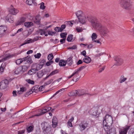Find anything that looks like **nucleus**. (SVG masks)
Returning a JSON list of instances; mask_svg holds the SVG:
<instances>
[{
	"label": "nucleus",
	"mask_w": 134,
	"mask_h": 134,
	"mask_svg": "<svg viewBox=\"0 0 134 134\" xmlns=\"http://www.w3.org/2000/svg\"><path fill=\"white\" fill-rule=\"evenodd\" d=\"M41 126L44 134H48L50 133L51 128L47 123H42Z\"/></svg>",
	"instance_id": "nucleus-4"
},
{
	"label": "nucleus",
	"mask_w": 134,
	"mask_h": 134,
	"mask_svg": "<svg viewBox=\"0 0 134 134\" xmlns=\"http://www.w3.org/2000/svg\"><path fill=\"white\" fill-rule=\"evenodd\" d=\"M66 63L69 66L71 65L73 63V60L71 57H70L66 61Z\"/></svg>",
	"instance_id": "nucleus-20"
},
{
	"label": "nucleus",
	"mask_w": 134,
	"mask_h": 134,
	"mask_svg": "<svg viewBox=\"0 0 134 134\" xmlns=\"http://www.w3.org/2000/svg\"><path fill=\"white\" fill-rule=\"evenodd\" d=\"M58 120L57 118L55 116H54L52 120V126L54 128H55L57 126V124Z\"/></svg>",
	"instance_id": "nucleus-15"
},
{
	"label": "nucleus",
	"mask_w": 134,
	"mask_h": 134,
	"mask_svg": "<svg viewBox=\"0 0 134 134\" xmlns=\"http://www.w3.org/2000/svg\"><path fill=\"white\" fill-rule=\"evenodd\" d=\"M7 29V27L5 26H0V35L4 34Z\"/></svg>",
	"instance_id": "nucleus-16"
},
{
	"label": "nucleus",
	"mask_w": 134,
	"mask_h": 134,
	"mask_svg": "<svg viewBox=\"0 0 134 134\" xmlns=\"http://www.w3.org/2000/svg\"><path fill=\"white\" fill-rule=\"evenodd\" d=\"M28 67L26 65L22 66L21 67V70L23 72L26 71L27 70Z\"/></svg>",
	"instance_id": "nucleus-33"
},
{
	"label": "nucleus",
	"mask_w": 134,
	"mask_h": 134,
	"mask_svg": "<svg viewBox=\"0 0 134 134\" xmlns=\"http://www.w3.org/2000/svg\"><path fill=\"white\" fill-rule=\"evenodd\" d=\"M97 111L96 110H92L91 113L93 115L96 116L97 115Z\"/></svg>",
	"instance_id": "nucleus-47"
},
{
	"label": "nucleus",
	"mask_w": 134,
	"mask_h": 134,
	"mask_svg": "<svg viewBox=\"0 0 134 134\" xmlns=\"http://www.w3.org/2000/svg\"><path fill=\"white\" fill-rule=\"evenodd\" d=\"M66 27V25L65 24H63L61 25L60 28L62 32L63 31V30Z\"/></svg>",
	"instance_id": "nucleus-51"
},
{
	"label": "nucleus",
	"mask_w": 134,
	"mask_h": 134,
	"mask_svg": "<svg viewBox=\"0 0 134 134\" xmlns=\"http://www.w3.org/2000/svg\"><path fill=\"white\" fill-rule=\"evenodd\" d=\"M53 79H51L48 81H47L45 82L44 83V85L45 86H46L47 85H48L49 84H50L51 83H52V81H53Z\"/></svg>",
	"instance_id": "nucleus-40"
},
{
	"label": "nucleus",
	"mask_w": 134,
	"mask_h": 134,
	"mask_svg": "<svg viewBox=\"0 0 134 134\" xmlns=\"http://www.w3.org/2000/svg\"><path fill=\"white\" fill-rule=\"evenodd\" d=\"M41 54L40 53H38L37 54H35L34 55V57L36 58H37L38 59L40 58L41 56Z\"/></svg>",
	"instance_id": "nucleus-50"
},
{
	"label": "nucleus",
	"mask_w": 134,
	"mask_h": 134,
	"mask_svg": "<svg viewBox=\"0 0 134 134\" xmlns=\"http://www.w3.org/2000/svg\"><path fill=\"white\" fill-rule=\"evenodd\" d=\"M40 34L41 35H42L43 34H44L45 33V31H43L42 30H40Z\"/></svg>",
	"instance_id": "nucleus-63"
},
{
	"label": "nucleus",
	"mask_w": 134,
	"mask_h": 134,
	"mask_svg": "<svg viewBox=\"0 0 134 134\" xmlns=\"http://www.w3.org/2000/svg\"><path fill=\"white\" fill-rule=\"evenodd\" d=\"M62 79V77H61V78H60L58 79H57V80H55L52 83H55V82H57V81L58 82H59L60 80H61Z\"/></svg>",
	"instance_id": "nucleus-62"
},
{
	"label": "nucleus",
	"mask_w": 134,
	"mask_h": 134,
	"mask_svg": "<svg viewBox=\"0 0 134 134\" xmlns=\"http://www.w3.org/2000/svg\"><path fill=\"white\" fill-rule=\"evenodd\" d=\"M86 94H88L85 92L84 90H81L78 91V93H77V96H80L86 95Z\"/></svg>",
	"instance_id": "nucleus-17"
},
{
	"label": "nucleus",
	"mask_w": 134,
	"mask_h": 134,
	"mask_svg": "<svg viewBox=\"0 0 134 134\" xmlns=\"http://www.w3.org/2000/svg\"><path fill=\"white\" fill-rule=\"evenodd\" d=\"M126 79V78L123 75H122L119 80V82L120 83H121L125 81Z\"/></svg>",
	"instance_id": "nucleus-31"
},
{
	"label": "nucleus",
	"mask_w": 134,
	"mask_h": 134,
	"mask_svg": "<svg viewBox=\"0 0 134 134\" xmlns=\"http://www.w3.org/2000/svg\"><path fill=\"white\" fill-rule=\"evenodd\" d=\"M88 18L87 16L86 17L83 16L80 18H79L78 19L79 21L82 24H83L86 22L87 19Z\"/></svg>",
	"instance_id": "nucleus-11"
},
{
	"label": "nucleus",
	"mask_w": 134,
	"mask_h": 134,
	"mask_svg": "<svg viewBox=\"0 0 134 134\" xmlns=\"http://www.w3.org/2000/svg\"><path fill=\"white\" fill-rule=\"evenodd\" d=\"M42 67V66L39 64H34L31 66V69L34 71H35L40 70Z\"/></svg>",
	"instance_id": "nucleus-7"
},
{
	"label": "nucleus",
	"mask_w": 134,
	"mask_h": 134,
	"mask_svg": "<svg viewBox=\"0 0 134 134\" xmlns=\"http://www.w3.org/2000/svg\"><path fill=\"white\" fill-rule=\"evenodd\" d=\"M26 20V18L25 17H21L19 20L16 23L17 26L21 25Z\"/></svg>",
	"instance_id": "nucleus-13"
},
{
	"label": "nucleus",
	"mask_w": 134,
	"mask_h": 134,
	"mask_svg": "<svg viewBox=\"0 0 134 134\" xmlns=\"http://www.w3.org/2000/svg\"><path fill=\"white\" fill-rule=\"evenodd\" d=\"M53 62V61H49L48 62H47L46 64V65L47 66H49L51 64H52Z\"/></svg>",
	"instance_id": "nucleus-52"
},
{
	"label": "nucleus",
	"mask_w": 134,
	"mask_h": 134,
	"mask_svg": "<svg viewBox=\"0 0 134 134\" xmlns=\"http://www.w3.org/2000/svg\"><path fill=\"white\" fill-rule=\"evenodd\" d=\"M8 83V81L7 79L3 80L0 83V89H3L5 88Z\"/></svg>",
	"instance_id": "nucleus-5"
},
{
	"label": "nucleus",
	"mask_w": 134,
	"mask_h": 134,
	"mask_svg": "<svg viewBox=\"0 0 134 134\" xmlns=\"http://www.w3.org/2000/svg\"><path fill=\"white\" fill-rule=\"evenodd\" d=\"M45 86H46L45 85H44H44L40 86L39 88V91H42L43 90H44V87Z\"/></svg>",
	"instance_id": "nucleus-48"
},
{
	"label": "nucleus",
	"mask_w": 134,
	"mask_h": 134,
	"mask_svg": "<svg viewBox=\"0 0 134 134\" xmlns=\"http://www.w3.org/2000/svg\"><path fill=\"white\" fill-rule=\"evenodd\" d=\"M26 2L29 5H31L32 4H33L34 5L36 4L35 0H27Z\"/></svg>",
	"instance_id": "nucleus-25"
},
{
	"label": "nucleus",
	"mask_w": 134,
	"mask_h": 134,
	"mask_svg": "<svg viewBox=\"0 0 134 134\" xmlns=\"http://www.w3.org/2000/svg\"><path fill=\"white\" fill-rule=\"evenodd\" d=\"M56 33V32L55 31H49L48 32V34L51 36H52Z\"/></svg>",
	"instance_id": "nucleus-46"
},
{
	"label": "nucleus",
	"mask_w": 134,
	"mask_h": 134,
	"mask_svg": "<svg viewBox=\"0 0 134 134\" xmlns=\"http://www.w3.org/2000/svg\"><path fill=\"white\" fill-rule=\"evenodd\" d=\"M26 81L29 83L33 85L34 83V81L30 79H27L26 80Z\"/></svg>",
	"instance_id": "nucleus-45"
},
{
	"label": "nucleus",
	"mask_w": 134,
	"mask_h": 134,
	"mask_svg": "<svg viewBox=\"0 0 134 134\" xmlns=\"http://www.w3.org/2000/svg\"><path fill=\"white\" fill-rule=\"evenodd\" d=\"M77 93H78V91L75 90L69 93V95L70 96H77Z\"/></svg>",
	"instance_id": "nucleus-28"
},
{
	"label": "nucleus",
	"mask_w": 134,
	"mask_h": 134,
	"mask_svg": "<svg viewBox=\"0 0 134 134\" xmlns=\"http://www.w3.org/2000/svg\"><path fill=\"white\" fill-rule=\"evenodd\" d=\"M27 58H24L22 59H19L16 60V63L17 65H19L22 63L23 62L25 61L26 59Z\"/></svg>",
	"instance_id": "nucleus-21"
},
{
	"label": "nucleus",
	"mask_w": 134,
	"mask_h": 134,
	"mask_svg": "<svg viewBox=\"0 0 134 134\" xmlns=\"http://www.w3.org/2000/svg\"><path fill=\"white\" fill-rule=\"evenodd\" d=\"M9 11L11 14L15 15L19 12V10L14 8L12 5H11Z\"/></svg>",
	"instance_id": "nucleus-8"
},
{
	"label": "nucleus",
	"mask_w": 134,
	"mask_h": 134,
	"mask_svg": "<svg viewBox=\"0 0 134 134\" xmlns=\"http://www.w3.org/2000/svg\"><path fill=\"white\" fill-rule=\"evenodd\" d=\"M6 65V64L5 63H2L0 68V71H1V72H3V70L5 67Z\"/></svg>",
	"instance_id": "nucleus-32"
},
{
	"label": "nucleus",
	"mask_w": 134,
	"mask_h": 134,
	"mask_svg": "<svg viewBox=\"0 0 134 134\" xmlns=\"http://www.w3.org/2000/svg\"><path fill=\"white\" fill-rule=\"evenodd\" d=\"M33 126H29L27 129V131L28 132H30L32 131L33 130Z\"/></svg>",
	"instance_id": "nucleus-36"
},
{
	"label": "nucleus",
	"mask_w": 134,
	"mask_h": 134,
	"mask_svg": "<svg viewBox=\"0 0 134 134\" xmlns=\"http://www.w3.org/2000/svg\"><path fill=\"white\" fill-rule=\"evenodd\" d=\"M121 7L124 9L129 11L132 8L133 5L131 0H119Z\"/></svg>",
	"instance_id": "nucleus-3"
},
{
	"label": "nucleus",
	"mask_w": 134,
	"mask_h": 134,
	"mask_svg": "<svg viewBox=\"0 0 134 134\" xmlns=\"http://www.w3.org/2000/svg\"><path fill=\"white\" fill-rule=\"evenodd\" d=\"M35 71H34L33 70H32L31 69V70H29L28 72V74L30 75H31L35 73Z\"/></svg>",
	"instance_id": "nucleus-49"
},
{
	"label": "nucleus",
	"mask_w": 134,
	"mask_h": 134,
	"mask_svg": "<svg viewBox=\"0 0 134 134\" xmlns=\"http://www.w3.org/2000/svg\"><path fill=\"white\" fill-rule=\"evenodd\" d=\"M40 9H42V10H44L45 9L46 6L44 5V3L42 2L40 4Z\"/></svg>",
	"instance_id": "nucleus-43"
},
{
	"label": "nucleus",
	"mask_w": 134,
	"mask_h": 134,
	"mask_svg": "<svg viewBox=\"0 0 134 134\" xmlns=\"http://www.w3.org/2000/svg\"><path fill=\"white\" fill-rule=\"evenodd\" d=\"M66 40L65 38H63L62 39H61L60 40V42L61 43V44H63V43H64L65 42Z\"/></svg>",
	"instance_id": "nucleus-56"
},
{
	"label": "nucleus",
	"mask_w": 134,
	"mask_h": 134,
	"mask_svg": "<svg viewBox=\"0 0 134 134\" xmlns=\"http://www.w3.org/2000/svg\"><path fill=\"white\" fill-rule=\"evenodd\" d=\"M88 124L86 122L81 123L79 125L82 130H83L88 127Z\"/></svg>",
	"instance_id": "nucleus-12"
},
{
	"label": "nucleus",
	"mask_w": 134,
	"mask_h": 134,
	"mask_svg": "<svg viewBox=\"0 0 134 134\" xmlns=\"http://www.w3.org/2000/svg\"><path fill=\"white\" fill-rule=\"evenodd\" d=\"M33 23L31 22H26L24 24V25L25 26L27 27H29L33 25Z\"/></svg>",
	"instance_id": "nucleus-27"
},
{
	"label": "nucleus",
	"mask_w": 134,
	"mask_h": 134,
	"mask_svg": "<svg viewBox=\"0 0 134 134\" xmlns=\"http://www.w3.org/2000/svg\"><path fill=\"white\" fill-rule=\"evenodd\" d=\"M58 70H55L52 71L48 76H47L44 79V80L48 78L49 76H52L56 73L58 72Z\"/></svg>",
	"instance_id": "nucleus-24"
},
{
	"label": "nucleus",
	"mask_w": 134,
	"mask_h": 134,
	"mask_svg": "<svg viewBox=\"0 0 134 134\" xmlns=\"http://www.w3.org/2000/svg\"><path fill=\"white\" fill-rule=\"evenodd\" d=\"M105 68V66H104L103 68H100L98 72H101L102 71H103L104 69Z\"/></svg>",
	"instance_id": "nucleus-61"
},
{
	"label": "nucleus",
	"mask_w": 134,
	"mask_h": 134,
	"mask_svg": "<svg viewBox=\"0 0 134 134\" xmlns=\"http://www.w3.org/2000/svg\"><path fill=\"white\" fill-rule=\"evenodd\" d=\"M31 40H32L31 39H29V40H26L25 41V42L26 44L29 43L31 42Z\"/></svg>",
	"instance_id": "nucleus-60"
},
{
	"label": "nucleus",
	"mask_w": 134,
	"mask_h": 134,
	"mask_svg": "<svg viewBox=\"0 0 134 134\" xmlns=\"http://www.w3.org/2000/svg\"><path fill=\"white\" fill-rule=\"evenodd\" d=\"M54 30L55 31V32H62L61 30L60 27H59L57 26L54 29Z\"/></svg>",
	"instance_id": "nucleus-38"
},
{
	"label": "nucleus",
	"mask_w": 134,
	"mask_h": 134,
	"mask_svg": "<svg viewBox=\"0 0 134 134\" xmlns=\"http://www.w3.org/2000/svg\"><path fill=\"white\" fill-rule=\"evenodd\" d=\"M75 14L78 19H79V18H80L83 16L82 14V12L81 11H77L75 13Z\"/></svg>",
	"instance_id": "nucleus-23"
},
{
	"label": "nucleus",
	"mask_w": 134,
	"mask_h": 134,
	"mask_svg": "<svg viewBox=\"0 0 134 134\" xmlns=\"http://www.w3.org/2000/svg\"><path fill=\"white\" fill-rule=\"evenodd\" d=\"M91 23L93 27L99 30L100 34L103 36H107L109 33V30L107 27L102 25L95 18H93Z\"/></svg>",
	"instance_id": "nucleus-1"
},
{
	"label": "nucleus",
	"mask_w": 134,
	"mask_h": 134,
	"mask_svg": "<svg viewBox=\"0 0 134 134\" xmlns=\"http://www.w3.org/2000/svg\"><path fill=\"white\" fill-rule=\"evenodd\" d=\"M77 46L76 45H75L73 46H72L71 47L69 48V49H74L77 48Z\"/></svg>",
	"instance_id": "nucleus-53"
},
{
	"label": "nucleus",
	"mask_w": 134,
	"mask_h": 134,
	"mask_svg": "<svg viewBox=\"0 0 134 134\" xmlns=\"http://www.w3.org/2000/svg\"><path fill=\"white\" fill-rule=\"evenodd\" d=\"M40 17V15H37L34 20V23L36 24H37L39 25L40 24V20L39 18Z\"/></svg>",
	"instance_id": "nucleus-18"
},
{
	"label": "nucleus",
	"mask_w": 134,
	"mask_h": 134,
	"mask_svg": "<svg viewBox=\"0 0 134 134\" xmlns=\"http://www.w3.org/2000/svg\"><path fill=\"white\" fill-rule=\"evenodd\" d=\"M130 126H126L119 131V134H126L128 131L130 129Z\"/></svg>",
	"instance_id": "nucleus-9"
},
{
	"label": "nucleus",
	"mask_w": 134,
	"mask_h": 134,
	"mask_svg": "<svg viewBox=\"0 0 134 134\" xmlns=\"http://www.w3.org/2000/svg\"><path fill=\"white\" fill-rule=\"evenodd\" d=\"M48 59L49 61H51L53 58V56L52 54H49L48 56Z\"/></svg>",
	"instance_id": "nucleus-42"
},
{
	"label": "nucleus",
	"mask_w": 134,
	"mask_h": 134,
	"mask_svg": "<svg viewBox=\"0 0 134 134\" xmlns=\"http://www.w3.org/2000/svg\"><path fill=\"white\" fill-rule=\"evenodd\" d=\"M13 57V55H11L10 54H9L6 56L5 58H3L2 59L0 60V62H3V61H5L9 59L10 58H11Z\"/></svg>",
	"instance_id": "nucleus-22"
},
{
	"label": "nucleus",
	"mask_w": 134,
	"mask_h": 134,
	"mask_svg": "<svg viewBox=\"0 0 134 134\" xmlns=\"http://www.w3.org/2000/svg\"><path fill=\"white\" fill-rule=\"evenodd\" d=\"M114 59L116 62L115 65L118 66L121 64L123 63L122 59L119 57L115 56L114 57Z\"/></svg>",
	"instance_id": "nucleus-6"
},
{
	"label": "nucleus",
	"mask_w": 134,
	"mask_h": 134,
	"mask_svg": "<svg viewBox=\"0 0 134 134\" xmlns=\"http://www.w3.org/2000/svg\"><path fill=\"white\" fill-rule=\"evenodd\" d=\"M93 42H95L96 43H99V44L100 45L101 44V42L100 41H99L98 40H93Z\"/></svg>",
	"instance_id": "nucleus-58"
},
{
	"label": "nucleus",
	"mask_w": 134,
	"mask_h": 134,
	"mask_svg": "<svg viewBox=\"0 0 134 134\" xmlns=\"http://www.w3.org/2000/svg\"><path fill=\"white\" fill-rule=\"evenodd\" d=\"M105 131L107 132V134H116V129L114 127L109 128L108 131Z\"/></svg>",
	"instance_id": "nucleus-14"
},
{
	"label": "nucleus",
	"mask_w": 134,
	"mask_h": 134,
	"mask_svg": "<svg viewBox=\"0 0 134 134\" xmlns=\"http://www.w3.org/2000/svg\"><path fill=\"white\" fill-rule=\"evenodd\" d=\"M66 62L63 60H61L59 63V65L61 66H65L66 65Z\"/></svg>",
	"instance_id": "nucleus-26"
},
{
	"label": "nucleus",
	"mask_w": 134,
	"mask_h": 134,
	"mask_svg": "<svg viewBox=\"0 0 134 134\" xmlns=\"http://www.w3.org/2000/svg\"><path fill=\"white\" fill-rule=\"evenodd\" d=\"M86 52L85 50L83 51L82 52H81V54L83 55L85 57H86Z\"/></svg>",
	"instance_id": "nucleus-59"
},
{
	"label": "nucleus",
	"mask_w": 134,
	"mask_h": 134,
	"mask_svg": "<svg viewBox=\"0 0 134 134\" xmlns=\"http://www.w3.org/2000/svg\"><path fill=\"white\" fill-rule=\"evenodd\" d=\"M67 34L66 32L62 33L60 34V36L62 38H66V36Z\"/></svg>",
	"instance_id": "nucleus-41"
},
{
	"label": "nucleus",
	"mask_w": 134,
	"mask_h": 134,
	"mask_svg": "<svg viewBox=\"0 0 134 134\" xmlns=\"http://www.w3.org/2000/svg\"><path fill=\"white\" fill-rule=\"evenodd\" d=\"M6 20L8 22L13 23L14 21V19L11 14H8L6 17Z\"/></svg>",
	"instance_id": "nucleus-10"
},
{
	"label": "nucleus",
	"mask_w": 134,
	"mask_h": 134,
	"mask_svg": "<svg viewBox=\"0 0 134 134\" xmlns=\"http://www.w3.org/2000/svg\"><path fill=\"white\" fill-rule=\"evenodd\" d=\"M83 63L82 60L80 59L79 60L77 63V65L82 64Z\"/></svg>",
	"instance_id": "nucleus-57"
},
{
	"label": "nucleus",
	"mask_w": 134,
	"mask_h": 134,
	"mask_svg": "<svg viewBox=\"0 0 134 134\" xmlns=\"http://www.w3.org/2000/svg\"><path fill=\"white\" fill-rule=\"evenodd\" d=\"M47 107H46V108L44 109H43L42 110V112H41L42 113V114H44L46 112H47Z\"/></svg>",
	"instance_id": "nucleus-54"
},
{
	"label": "nucleus",
	"mask_w": 134,
	"mask_h": 134,
	"mask_svg": "<svg viewBox=\"0 0 134 134\" xmlns=\"http://www.w3.org/2000/svg\"><path fill=\"white\" fill-rule=\"evenodd\" d=\"M25 58H27L26 59L25 61H26L28 63H32V62L31 60V58H30V56L29 55H28Z\"/></svg>",
	"instance_id": "nucleus-34"
},
{
	"label": "nucleus",
	"mask_w": 134,
	"mask_h": 134,
	"mask_svg": "<svg viewBox=\"0 0 134 134\" xmlns=\"http://www.w3.org/2000/svg\"><path fill=\"white\" fill-rule=\"evenodd\" d=\"M37 74L38 77L39 78H40L42 77L43 75L42 72L41 71H39L37 73Z\"/></svg>",
	"instance_id": "nucleus-44"
},
{
	"label": "nucleus",
	"mask_w": 134,
	"mask_h": 134,
	"mask_svg": "<svg viewBox=\"0 0 134 134\" xmlns=\"http://www.w3.org/2000/svg\"><path fill=\"white\" fill-rule=\"evenodd\" d=\"M86 66H82L78 68L77 70L75 72V73H76L77 74H78L80 71L82 70L83 69H84L85 68Z\"/></svg>",
	"instance_id": "nucleus-37"
},
{
	"label": "nucleus",
	"mask_w": 134,
	"mask_h": 134,
	"mask_svg": "<svg viewBox=\"0 0 134 134\" xmlns=\"http://www.w3.org/2000/svg\"><path fill=\"white\" fill-rule=\"evenodd\" d=\"M66 89V88H63L61 89H60L58 91H57L55 94H54L52 97V98L53 97L55 96L57 94L59 93H62L64 91V90Z\"/></svg>",
	"instance_id": "nucleus-29"
},
{
	"label": "nucleus",
	"mask_w": 134,
	"mask_h": 134,
	"mask_svg": "<svg viewBox=\"0 0 134 134\" xmlns=\"http://www.w3.org/2000/svg\"><path fill=\"white\" fill-rule=\"evenodd\" d=\"M76 31L78 32H80L82 31V29L80 27L77 28H76Z\"/></svg>",
	"instance_id": "nucleus-55"
},
{
	"label": "nucleus",
	"mask_w": 134,
	"mask_h": 134,
	"mask_svg": "<svg viewBox=\"0 0 134 134\" xmlns=\"http://www.w3.org/2000/svg\"><path fill=\"white\" fill-rule=\"evenodd\" d=\"M72 22L73 23H75V21H74V20H72L66 21L64 23L65 24V25L66 24L69 25L70 26H72L73 24Z\"/></svg>",
	"instance_id": "nucleus-30"
},
{
	"label": "nucleus",
	"mask_w": 134,
	"mask_h": 134,
	"mask_svg": "<svg viewBox=\"0 0 134 134\" xmlns=\"http://www.w3.org/2000/svg\"><path fill=\"white\" fill-rule=\"evenodd\" d=\"M97 34L94 33H93L91 36L92 40L93 41L95 40L97 38Z\"/></svg>",
	"instance_id": "nucleus-39"
},
{
	"label": "nucleus",
	"mask_w": 134,
	"mask_h": 134,
	"mask_svg": "<svg viewBox=\"0 0 134 134\" xmlns=\"http://www.w3.org/2000/svg\"><path fill=\"white\" fill-rule=\"evenodd\" d=\"M113 122V120L112 117L108 115H106L103 122L104 130L105 131H108L110 128V126Z\"/></svg>",
	"instance_id": "nucleus-2"
},
{
	"label": "nucleus",
	"mask_w": 134,
	"mask_h": 134,
	"mask_svg": "<svg viewBox=\"0 0 134 134\" xmlns=\"http://www.w3.org/2000/svg\"><path fill=\"white\" fill-rule=\"evenodd\" d=\"M91 61V58L89 57H86L83 59V61L86 63H89Z\"/></svg>",
	"instance_id": "nucleus-19"
},
{
	"label": "nucleus",
	"mask_w": 134,
	"mask_h": 134,
	"mask_svg": "<svg viewBox=\"0 0 134 134\" xmlns=\"http://www.w3.org/2000/svg\"><path fill=\"white\" fill-rule=\"evenodd\" d=\"M93 46V45L92 44H90L87 46V48L88 49H91Z\"/></svg>",
	"instance_id": "nucleus-64"
},
{
	"label": "nucleus",
	"mask_w": 134,
	"mask_h": 134,
	"mask_svg": "<svg viewBox=\"0 0 134 134\" xmlns=\"http://www.w3.org/2000/svg\"><path fill=\"white\" fill-rule=\"evenodd\" d=\"M73 35H68L67 38V40L68 42L71 41L72 39Z\"/></svg>",
	"instance_id": "nucleus-35"
}]
</instances>
